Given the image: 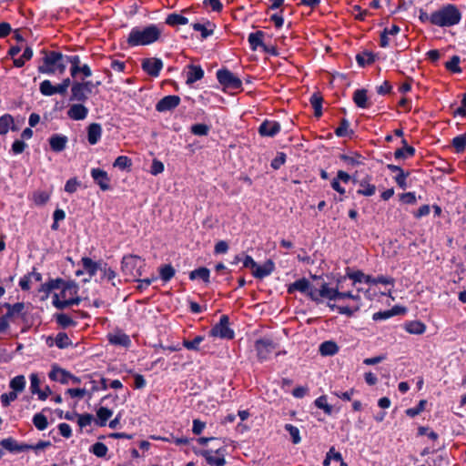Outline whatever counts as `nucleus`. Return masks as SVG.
Segmentation results:
<instances>
[{
    "label": "nucleus",
    "instance_id": "nucleus-1",
    "mask_svg": "<svg viewBox=\"0 0 466 466\" xmlns=\"http://www.w3.org/2000/svg\"><path fill=\"white\" fill-rule=\"evenodd\" d=\"M162 35V28L158 25L151 24L147 26L133 27L127 37V45L129 47L149 46L158 41Z\"/></svg>",
    "mask_w": 466,
    "mask_h": 466
},
{
    "label": "nucleus",
    "instance_id": "nucleus-2",
    "mask_svg": "<svg viewBox=\"0 0 466 466\" xmlns=\"http://www.w3.org/2000/svg\"><path fill=\"white\" fill-rule=\"evenodd\" d=\"M59 293H55L52 304L58 309H64L72 305H78L81 299L78 297V286L73 281H63Z\"/></svg>",
    "mask_w": 466,
    "mask_h": 466
},
{
    "label": "nucleus",
    "instance_id": "nucleus-3",
    "mask_svg": "<svg viewBox=\"0 0 466 466\" xmlns=\"http://www.w3.org/2000/svg\"><path fill=\"white\" fill-rule=\"evenodd\" d=\"M37 70L46 75H63L66 71V57L60 52L45 51Z\"/></svg>",
    "mask_w": 466,
    "mask_h": 466
},
{
    "label": "nucleus",
    "instance_id": "nucleus-4",
    "mask_svg": "<svg viewBox=\"0 0 466 466\" xmlns=\"http://www.w3.org/2000/svg\"><path fill=\"white\" fill-rule=\"evenodd\" d=\"M461 19L460 10L454 5L450 4L431 14L429 21L440 27H450L459 24Z\"/></svg>",
    "mask_w": 466,
    "mask_h": 466
},
{
    "label": "nucleus",
    "instance_id": "nucleus-5",
    "mask_svg": "<svg viewBox=\"0 0 466 466\" xmlns=\"http://www.w3.org/2000/svg\"><path fill=\"white\" fill-rule=\"evenodd\" d=\"M145 266L144 260L137 255L124 256L121 262V268L126 276L137 278L142 276V268Z\"/></svg>",
    "mask_w": 466,
    "mask_h": 466
},
{
    "label": "nucleus",
    "instance_id": "nucleus-6",
    "mask_svg": "<svg viewBox=\"0 0 466 466\" xmlns=\"http://www.w3.org/2000/svg\"><path fill=\"white\" fill-rule=\"evenodd\" d=\"M227 450L225 447H219L215 451L212 450H200L195 451L197 455L205 458L207 463L210 466H224L226 464L225 455Z\"/></svg>",
    "mask_w": 466,
    "mask_h": 466
},
{
    "label": "nucleus",
    "instance_id": "nucleus-7",
    "mask_svg": "<svg viewBox=\"0 0 466 466\" xmlns=\"http://www.w3.org/2000/svg\"><path fill=\"white\" fill-rule=\"evenodd\" d=\"M336 289L330 288L327 282H322L319 288L311 289L309 292V298L319 303L323 299L329 301L335 300Z\"/></svg>",
    "mask_w": 466,
    "mask_h": 466
},
{
    "label": "nucleus",
    "instance_id": "nucleus-8",
    "mask_svg": "<svg viewBox=\"0 0 466 466\" xmlns=\"http://www.w3.org/2000/svg\"><path fill=\"white\" fill-rule=\"evenodd\" d=\"M210 335L227 339L234 338V331L229 328V318L227 315L221 316L219 322L211 329Z\"/></svg>",
    "mask_w": 466,
    "mask_h": 466
},
{
    "label": "nucleus",
    "instance_id": "nucleus-9",
    "mask_svg": "<svg viewBox=\"0 0 466 466\" xmlns=\"http://www.w3.org/2000/svg\"><path fill=\"white\" fill-rule=\"evenodd\" d=\"M217 78L226 88L238 89L242 86L241 80L228 69L218 70Z\"/></svg>",
    "mask_w": 466,
    "mask_h": 466
},
{
    "label": "nucleus",
    "instance_id": "nucleus-10",
    "mask_svg": "<svg viewBox=\"0 0 466 466\" xmlns=\"http://www.w3.org/2000/svg\"><path fill=\"white\" fill-rule=\"evenodd\" d=\"M258 358L260 361H264L270 358L276 350L274 342L268 339H262L256 341L255 345Z\"/></svg>",
    "mask_w": 466,
    "mask_h": 466
},
{
    "label": "nucleus",
    "instance_id": "nucleus-11",
    "mask_svg": "<svg viewBox=\"0 0 466 466\" xmlns=\"http://www.w3.org/2000/svg\"><path fill=\"white\" fill-rule=\"evenodd\" d=\"M90 174L95 183L98 185L102 191L110 189V177L105 170L92 168Z\"/></svg>",
    "mask_w": 466,
    "mask_h": 466
},
{
    "label": "nucleus",
    "instance_id": "nucleus-12",
    "mask_svg": "<svg viewBox=\"0 0 466 466\" xmlns=\"http://www.w3.org/2000/svg\"><path fill=\"white\" fill-rule=\"evenodd\" d=\"M163 67V62L160 58L151 57L142 61V68L151 76H157Z\"/></svg>",
    "mask_w": 466,
    "mask_h": 466
},
{
    "label": "nucleus",
    "instance_id": "nucleus-13",
    "mask_svg": "<svg viewBox=\"0 0 466 466\" xmlns=\"http://www.w3.org/2000/svg\"><path fill=\"white\" fill-rule=\"evenodd\" d=\"M180 104V97L175 95L166 96L156 105V110L158 112H167L176 108Z\"/></svg>",
    "mask_w": 466,
    "mask_h": 466
},
{
    "label": "nucleus",
    "instance_id": "nucleus-14",
    "mask_svg": "<svg viewBox=\"0 0 466 466\" xmlns=\"http://www.w3.org/2000/svg\"><path fill=\"white\" fill-rule=\"evenodd\" d=\"M280 124L274 120H265L258 127V133L261 137H275L279 133Z\"/></svg>",
    "mask_w": 466,
    "mask_h": 466
},
{
    "label": "nucleus",
    "instance_id": "nucleus-15",
    "mask_svg": "<svg viewBox=\"0 0 466 466\" xmlns=\"http://www.w3.org/2000/svg\"><path fill=\"white\" fill-rule=\"evenodd\" d=\"M0 445L10 452H23L29 451L32 448L31 445L25 443H18L13 438L3 439L0 441Z\"/></svg>",
    "mask_w": 466,
    "mask_h": 466
},
{
    "label": "nucleus",
    "instance_id": "nucleus-16",
    "mask_svg": "<svg viewBox=\"0 0 466 466\" xmlns=\"http://www.w3.org/2000/svg\"><path fill=\"white\" fill-rule=\"evenodd\" d=\"M88 108L81 103L73 104L67 110V116L76 121L84 120L88 115Z\"/></svg>",
    "mask_w": 466,
    "mask_h": 466
},
{
    "label": "nucleus",
    "instance_id": "nucleus-17",
    "mask_svg": "<svg viewBox=\"0 0 466 466\" xmlns=\"http://www.w3.org/2000/svg\"><path fill=\"white\" fill-rule=\"evenodd\" d=\"M48 376L51 380L60 382L62 384L69 383L70 372L58 367L57 365L52 366Z\"/></svg>",
    "mask_w": 466,
    "mask_h": 466
},
{
    "label": "nucleus",
    "instance_id": "nucleus-18",
    "mask_svg": "<svg viewBox=\"0 0 466 466\" xmlns=\"http://www.w3.org/2000/svg\"><path fill=\"white\" fill-rule=\"evenodd\" d=\"M311 289H314V287L310 284V282L307 279L302 278L296 280L288 287V293L292 294L295 291H299L309 297V292Z\"/></svg>",
    "mask_w": 466,
    "mask_h": 466
},
{
    "label": "nucleus",
    "instance_id": "nucleus-19",
    "mask_svg": "<svg viewBox=\"0 0 466 466\" xmlns=\"http://www.w3.org/2000/svg\"><path fill=\"white\" fill-rule=\"evenodd\" d=\"M275 269V264L272 260L268 259L267 260L263 265H258L255 267L254 270L252 271V275L256 279H262L268 276H269Z\"/></svg>",
    "mask_w": 466,
    "mask_h": 466
},
{
    "label": "nucleus",
    "instance_id": "nucleus-20",
    "mask_svg": "<svg viewBox=\"0 0 466 466\" xmlns=\"http://www.w3.org/2000/svg\"><path fill=\"white\" fill-rule=\"evenodd\" d=\"M187 85H192L195 82L200 80L204 76V70L200 66L189 65L187 67Z\"/></svg>",
    "mask_w": 466,
    "mask_h": 466
},
{
    "label": "nucleus",
    "instance_id": "nucleus-21",
    "mask_svg": "<svg viewBox=\"0 0 466 466\" xmlns=\"http://www.w3.org/2000/svg\"><path fill=\"white\" fill-rule=\"evenodd\" d=\"M87 93L84 89V86L80 82L76 81L71 86V101L86 102L87 100Z\"/></svg>",
    "mask_w": 466,
    "mask_h": 466
},
{
    "label": "nucleus",
    "instance_id": "nucleus-22",
    "mask_svg": "<svg viewBox=\"0 0 466 466\" xmlns=\"http://www.w3.org/2000/svg\"><path fill=\"white\" fill-rule=\"evenodd\" d=\"M67 142L68 138L65 135L54 134L49 137V145L54 152L63 151L66 148Z\"/></svg>",
    "mask_w": 466,
    "mask_h": 466
},
{
    "label": "nucleus",
    "instance_id": "nucleus-23",
    "mask_svg": "<svg viewBox=\"0 0 466 466\" xmlns=\"http://www.w3.org/2000/svg\"><path fill=\"white\" fill-rule=\"evenodd\" d=\"M350 176L347 172L339 170L337 173V177L331 181V187L339 195H344L346 190L343 187L340 186V182L347 184L350 182Z\"/></svg>",
    "mask_w": 466,
    "mask_h": 466
},
{
    "label": "nucleus",
    "instance_id": "nucleus-24",
    "mask_svg": "<svg viewBox=\"0 0 466 466\" xmlns=\"http://www.w3.org/2000/svg\"><path fill=\"white\" fill-rule=\"evenodd\" d=\"M328 306L332 309H336L339 314L352 316L360 308V301H352L350 305L339 306L336 304L329 303Z\"/></svg>",
    "mask_w": 466,
    "mask_h": 466
},
{
    "label": "nucleus",
    "instance_id": "nucleus-25",
    "mask_svg": "<svg viewBox=\"0 0 466 466\" xmlns=\"http://www.w3.org/2000/svg\"><path fill=\"white\" fill-rule=\"evenodd\" d=\"M102 127L100 124L92 123L87 127V141L90 145H96L101 138Z\"/></svg>",
    "mask_w": 466,
    "mask_h": 466
},
{
    "label": "nucleus",
    "instance_id": "nucleus-26",
    "mask_svg": "<svg viewBox=\"0 0 466 466\" xmlns=\"http://www.w3.org/2000/svg\"><path fill=\"white\" fill-rule=\"evenodd\" d=\"M84 270L88 273L89 278L94 277L100 269L102 262H96L90 258L84 257L81 259Z\"/></svg>",
    "mask_w": 466,
    "mask_h": 466
},
{
    "label": "nucleus",
    "instance_id": "nucleus-27",
    "mask_svg": "<svg viewBox=\"0 0 466 466\" xmlns=\"http://www.w3.org/2000/svg\"><path fill=\"white\" fill-rule=\"evenodd\" d=\"M359 189L357 190V194L365 197L373 196L376 192L375 185L370 183V178L362 179L359 184Z\"/></svg>",
    "mask_w": 466,
    "mask_h": 466
},
{
    "label": "nucleus",
    "instance_id": "nucleus-28",
    "mask_svg": "<svg viewBox=\"0 0 466 466\" xmlns=\"http://www.w3.org/2000/svg\"><path fill=\"white\" fill-rule=\"evenodd\" d=\"M353 101L360 108H368L370 106L368 101L367 91L365 89H357L353 93Z\"/></svg>",
    "mask_w": 466,
    "mask_h": 466
},
{
    "label": "nucleus",
    "instance_id": "nucleus-29",
    "mask_svg": "<svg viewBox=\"0 0 466 466\" xmlns=\"http://www.w3.org/2000/svg\"><path fill=\"white\" fill-rule=\"evenodd\" d=\"M319 350L322 356H333L339 352V346L336 342L328 340L319 345Z\"/></svg>",
    "mask_w": 466,
    "mask_h": 466
},
{
    "label": "nucleus",
    "instance_id": "nucleus-30",
    "mask_svg": "<svg viewBox=\"0 0 466 466\" xmlns=\"http://www.w3.org/2000/svg\"><path fill=\"white\" fill-rule=\"evenodd\" d=\"M192 27L195 31L200 32L203 38H207L213 35L215 25L210 22L206 24L194 23Z\"/></svg>",
    "mask_w": 466,
    "mask_h": 466
},
{
    "label": "nucleus",
    "instance_id": "nucleus-31",
    "mask_svg": "<svg viewBox=\"0 0 466 466\" xmlns=\"http://www.w3.org/2000/svg\"><path fill=\"white\" fill-rule=\"evenodd\" d=\"M405 330L410 334L420 335L425 332L426 326L421 321H410L405 324Z\"/></svg>",
    "mask_w": 466,
    "mask_h": 466
},
{
    "label": "nucleus",
    "instance_id": "nucleus-32",
    "mask_svg": "<svg viewBox=\"0 0 466 466\" xmlns=\"http://www.w3.org/2000/svg\"><path fill=\"white\" fill-rule=\"evenodd\" d=\"M402 143L404 144V147L394 152V157L396 159H406L415 154V148L411 146H408L406 140H402Z\"/></svg>",
    "mask_w": 466,
    "mask_h": 466
},
{
    "label": "nucleus",
    "instance_id": "nucleus-33",
    "mask_svg": "<svg viewBox=\"0 0 466 466\" xmlns=\"http://www.w3.org/2000/svg\"><path fill=\"white\" fill-rule=\"evenodd\" d=\"M264 33L262 31H257L250 33L248 38L251 50L255 51L259 46H263Z\"/></svg>",
    "mask_w": 466,
    "mask_h": 466
},
{
    "label": "nucleus",
    "instance_id": "nucleus-34",
    "mask_svg": "<svg viewBox=\"0 0 466 466\" xmlns=\"http://www.w3.org/2000/svg\"><path fill=\"white\" fill-rule=\"evenodd\" d=\"M188 23V19L177 13L170 14L166 18V24L170 26H177V25H184Z\"/></svg>",
    "mask_w": 466,
    "mask_h": 466
},
{
    "label": "nucleus",
    "instance_id": "nucleus-35",
    "mask_svg": "<svg viewBox=\"0 0 466 466\" xmlns=\"http://www.w3.org/2000/svg\"><path fill=\"white\" fill-rule=\"evenodd\" d=\"M356 61L360 66L364 67L368 65L372 64L375 61V56L371 52L363 51L361 53L357 54Z\"/></svg>",
    "mask_w": 466,
    "mask_h": 466
},
{
    "label": "nucleus",
    "instance_id": "nucleus-36",
    "mask_svg": "<svg viewBox=\"0 0 466 466\" xmlns=\"http://www.w3.org/2000/svg\"><path fill=\"white\" fill-rule=\"evenodd\" d=\"M66 57V65L69 63L71 65L70 67V75L72 77H76L78 75V67L82 65L80 61L79 56H65Z\"/></svg>",
    "mask_w": 466,
    "mask_h": 466
},
{
    "label": "nucleus",
    "instance_id": "nucleus-37",
    "mask_svg": "<svg viewBox=\"0 0 466 466\" xmlns=\"http://www.w3.org/2000/svg\"><path fill=\"white\" fill-rule=\"evenodd\" d=\"M209 274H210V272H209L208 268H207L205 267H201V268L192 270L189 273V279L191 280L200 279L204 282L208 283L209 282Z\"/></svg>",
    "mask_w": 466,
    "mask_h": 466
},
{
    "label": "nucleus",
    "instance_id": "nucleus-38",
    "mask_svg": "<svg viewBox=\"0 0 466 466\" xmlns=\"http://www.w3.org/2000/svg\"><path fill=\"white\" fill-rule=\"evenodd\" d=\"M113 411L106 407H100L96 411V424L100 427L106 426V421L112 416Z\"/></svg>",
    "mask_w": 466,
    "mask_h": 466
},
{
    "label": "nucleus",
    "instance_id": "nucleus-39",
    "mask_svg": "<svg viewBox=\"0 0 466 466\" xmlns=\"http://www.w3.org/2000/svg\"><path fill=\"white\" fill-rule=\"evenodd\" d=\"M14 118L9 114H5L0 117V135H5L10 128L14 129Z\"/></svg>",
    "mask_w": 466,
    "mask_h": 466
},
{
    "label": "nucleus",
    "instance_id": "nucleus-40",
    "mask_svg": "<svg viewBox=\"0 0 466 466\" xmlns=\"http://www.w3.org/2000/svg\"><path fill=\"white\" fill-rule=\"evenodd\" d=\"M25 383H26V381H25V376L18 375L10 380L9 386L15 392L17 393V392H21L25 390Z\"/></svg>",
    "mask_w": 466,
    "mask_h": 466
},
{
    "label": "nucleus",
    "instance_id": "nucleus-41",
    "mask_svg": "<svg viewBox=\"0 0 466 466\" xmlns=\"http://www.w3.org/2000/svg\"><path fill=\"white\" fill-rule=\"evenodd\" d=\"M5 308L7 309V312H6L5 316L8 319H10V318H14V317L20 315L25 309V304L22 302H17L13 305L6 304Z\"/></svg>",
    "mask_w": 466,
    "mask_h": 466
},
{
    "label": "nucleus",
    "instance_id": "nucleus-42",
    "mask_svg": "<svg viewBox=\"0 0 466 466\" xmlns=\"http://www.w3.org/2000/svg\"><path fill=\"white\" fill-rule=\"evenodd\" d=\"M50 193L47 191L37 190L33 193L32 200L37 206L45 205L50 198Z\"/></svg>",
    "mask_w": 466,
    "mask_h": 466
},
{
    "label": "nucleus",
    "instance_id": "nucleus-43",
    "mask_svg": "<svg viewBox=\"0 0 466 466\" xmlns=\"http://www.w3.org/2000/svg\"><path fill=\"white\" fill-rule=\"evenodd\" d=\"M62 284H63V280L61 279H51L48 282H46L41 286L40 291H43L46 294H48L52 290L60 289Z\"/></svg>",
    "mask_w": 466,
    "mask_h": 466
},
{
    "label": "nucleus",
    "instance_id": "nucleus-44",
    "mask_svg": "<svg viewBox=\"0 0 466 466\" xmlns=\"http://www.w3.org/2000/svg\"><path fill=\"white\" fill-rule=\"evenodd\" d=\"M309 101L314 108L315 116L319 117L322 115V97L318 94H313Z\"/></svg>",
    "mask_w": 466,
    "mask_h": 466
},
{
    "label": "nucleus",
    "instance_id": "nucleus-45",
    "mask_svg": "<svg viewBox=\"0 0 466 466\" xmlns=\"http://www.w3.org/2000/svg\"><path fill=\"white\" fill-rule=\"evenodd\" d=\"M55 344L59 349H66L72 344V341L66 333L59 332L55 338Z\"/></svg>",
    "mask_w": 466,
    "mask_h": 466
},
{
    "label": "nucleus",
    "instance_id": "nucleus-46",
    "mask_svg": "<svg viewBox=\"0 0 466 466\" xmlns=\"http://www.w3.org/2000/svg\"><path fill=\"white\" fill-rule=\"evenodd\" d=\"M132 166V160L127 156H119L116 158L113 163V167L119 168L121 170H125L129 168Z\"/></svg>",
    "mask_w": 466,
    "mask_h": 466
},
{
    "label": "nucleus",
    "instance_id": "nucleus-47",
    "mask_svg": "<svg viewBox=\"0 0 466 466\" xmlns=\"http://www.w3.org/2000/svg\"><path fill=\"white\" fill-rule=\"evenodd\" d=\"M175 268L171 265H165L159 268V275L163 281L167 282L175 276Z\"/></svg>",
    "mask_w": 466,
    "mask_h": 466
},
{
    "label": "nucleus",
    "instance_id": "nucleus-48",
    "mask_svg": "<svg viewBox=\"0 0 466 466\" xmlns=\"http://www.w3.org/2000/svg\"><path fill=\"white\" fill-rule=\"evenodd\" d=\"M33 423L39 431H44L48 426L47 418L42 413H36L33 417Z\"/></svg>",
    "mask_w": 466,
    "mask_h": 466
},
{
    "label": "nucleus",
    "instance_id": "nucleus-49",
    "mask_svg": "<svg viewBox=\"0 0 466 466\" xmlns=\"http://www.w3.org/2000/svg\"><path fill=\"white\" fill-rule=\"evenodd\" d=\"M39 91L43 96H51L55 95V86L50 80H44L40 83Z\"/></svg>",
    "mask_w": 466,
    "mask_h": 466
},
{
    "label": "nucleus",
    "instance_id": "nucleus-50",
    "mask_svg": "<svg viewBox=\"0 0 466 466\" xmlns=\"http://www.w3.org/2000/svg\"><path fill=\"white\" fill-rule=\"evenodd\" d=\"M461 58L458 56H453L451 60L445 63V67L447 70L452 73H461V68L460 67Z\"/></svg>",
    "mask_w": 466,
    "mask_h": 466
},
{
    "label": "nucleus",
    "instance_id": "nucleus-51",
    "mask_svg": "<svg viewBox=\"0 0 466 466\" xmlns=\"http://www.w3.org/2000/svg\"><path fill=\"white\" fill-rule=\"evenodd\" d=\"M451 144L457 153L463 152L466 147V134L455 137Z\"/></svg>",
    "mask_w": 466,
    "mask_h": 466
},
{
    "label": "nucleus",
    "instance_id": "nucleus-52",
    "mask_svg": "<svg viewBox=\"0 0 466 466\" xmlns=\"http://www.w3.org/2000/svg\"><path fill=\"white\" fill-rule=\"evenodd\" d=\"M346 299H349L351 301H360V296L359 294H353L350 291L342 292L336 289L335 300H344Z\"/></svg>",
    "mask_w": 466,
    "mask_h": 466
},
{
    "label": "nucleus",
    "instance_id": "nucleus-53",
    "mask_svg": "<svg viewBox=\"0 0 466 466\" xmlns=\"http://www.w3.org/2000/svg\"><path fill=\"white\" fill-rule=\"evenodd\" d=\"M107 451L108 449L106 445L103 442H96L90 449V451L99 458L105 457L107 453Z\"/></svg>",
    "mask_w": 466,
    "mask_h": 466
},
{
    "label": "nucleus",
    "instance_id": "nucleus-54",
    "mask_svg": "<svg viewBox=\"0 0 466 466\" xmlns=\"http://www.w3.org/2000/svg\"><path fill=\"white\" fill-rule=\"evenodd\" d=\"M204 340L203 336H197L192 340L184 339L183 346L189 350H198L199 344Z\"/></svg>",
    "mask_w": 466,
    "mask_h": 466
},
{
    "label": "nucleus",
    "instance_id": "nucleus-55",
    "mask_svg": "<svg viewBox=\"0 0 466 466\" xmlns=\"http://www.w3.org/2000/svg\"><path fill=\"white\" fill-rule=\"evenodd\" d=\"M315 405L320 410H323V411L326 414H331L332 412V407L328 403L327 397L326 396H320L315 400Z\"/></svg>",
    "mask_w": 466,
    "mask_h": 466
},
{
    "label": "nucleus",
    "instance_id": "nucleus-56",
    "mask_svg": "<svg viewBox=\"0 0 466 466\" xmlns=\"http://www.w3.org/2000/svg\"><path fill=\"white\" fill-rule=\"evenodd\" d=\"M285 430L289 433L292 442L294 444H298L300 442L301 438H300V433H299V430L298 429V427H296L292 424H286Z\"/></svg>",
    "mask_w": 466,
    "mask_h": 466
},
{
    "label": "nucleus",
    "instance_id": "nucleus-57",
    "mask_svg": "<svg viewBox=\"0 0 466 466\" xmlns=\"http://www.w3.org/2000/svg\"><path fill=\"white\" fill-rule=\"evenodd\" d=\"M56 323L63 328H67V327L75 324L72 318L70 316H68L67 314H64V313L56 314Z\"/></svg>",
    "mask_w": 466,
    "mask_h": 466
},
{
    "label": "nucleus",
    "instance_id": "nucleus-58",
    "mask_svg": "<svg viewBox=\"0 0 466 466\" xmlns=\"http://www.w3.org/2000/svg\"><path fill=\"white\" fill-rule=\"evenodd\" d=\"M426 404L427 401L425 400H421L419 401L417 406L406 410L405 412L409 417L414 418L425 410Z\"/></svg>",
    "mask_w": 466,
    "mask_h": 466
},
{
    "label": "nucleus",
    "instance_id": "nucleus-59",
    "mask_svg": "<svg viewBox=\"0 0 466 466\" xmlns=\"http://www.w3.org/2000/svg\"><path fill=\"white\" fill-rule=\"evenodd\" d=\"M209 132V127L206 124H196L191 127V133L195 136H207Z\"/></svg>",
    "mask_w": 466,
    "mask_h": 466
},
{
    "label": "nucleus",
    "instance_id": "nucleus-60",
    "mask_svg": "<svg viewBox=\"0 0 466 466\" xmlns=\"http://www.w3.org/2000/svg\"><path fill=\"white\" fill-rule=\"evenodd\" d=\"M418 435L423 436L426 435L430 440L436 441L439 438L438 434L431 430L429 427L420 426L418 428Z\"/></svg>",
    "mask_w": 466,
    "mask_h": 466
},
{
    "label": "nucleus",
    "instance_id": "nucleus-61",
    "mask_svg": "<svg viewBox=\"0 0 466 466\" xmlns=\"http://www.w3.org/2000/svg\"><path fill=\"white\" fill-rule=\"evenodd\" d=\"M40 390V379L36 373H32L30 375V391L32 394H37Z\"/></svg>",
    "mask_w": 466,
    "mask_h": 466
},
{
    "label": "nucleus",
    "instance_id": "nucleus-62",
    "mask_svg": "<svg viewBox=\"0 0 466 466\" xmlns=\"http://www.w3.org/2000/svg\"><path fill=\"white\" fill-rule=\"evenodd\" d=\"M350 127V123L346 118H342L339 126L335 129V134L337 137H345L348 135Z\"/></svg>",
    "mask_w": 466,
    "mask_h": 466
},
{
    "label": "nucleus",
    "instance_id": "nucleus-63",
    "mask_svg": "<svg viewBox=\"0 0 466 466\" xmlns=\"http://www.w3.org/2000/svg\"><path fill=\"white\" fill-rule=\"evenodd\" d=\"M410 173L409 172H405L404 170L401 171L400 173L397 174L394 177V180L395 182L397 183V185L401 188V189H405L408 185H407V178L409 177Z\"/></svg>",
    "mask_w": 466,
    "mask_h": 466
},
{
    "label": "nucleus",
    "instance_id": "nucleus-64",
    "mask_svg": "<svg viewBox=\"0 0 466 466\" xmlns=\"http://www.w3.org/2000/svg\"><path fill=\"white\" fill-rule=\"evenodd\" d=\"M79 187L80 182L76 177H73L66 181L65 185V191L69 194H73L78 189Z\"/></svg>",
    "mask_w": 466,
    "mask_h": 466
}]
</instances>
